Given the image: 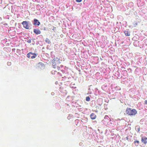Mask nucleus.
Wrapping results in <instances>:
<instances>
[{"mask_svg":"<svg viewBox=\"0 0 147 147\" xmlns=\"http://www.w3.org/2000/svg\"><path fill=\"white\" fill-rule=\"evenodd\" d=\"M137 112L135 109L131 108H127L126 111V113L128 115L131 116H135L137 113Z\"/></svg>","mask_w":147,"mask_h":147,"instance_id":"1","label":"nucleus"},{"mask_svg":"<svg viewBox=\"0 0 147 147\" xmlns=\"http://www.w3.org/2000/svg\"><path fill=\"white\" fill-rule=\"evenodd\" d=\"M27 56L28 58H30L31 59H33L36 57V55L35 53L30 52L27 54Z\"/></svg>","mask_w":147,"mask_h":147,"instance_id":"2","label":"nucleus"},{"mask_svg":"<svg viewBox=\"0 0 147 147\" xmlns=\"http://www.w3.org/2000/svg\"><path fill=\"white\" fill-rule=\"evenodd\" d=\"M22 24L23 25L24 28L27 29H29L30 27L27 21H23L22 23Z\"/></svg>","mask_w":147,"mask_h":147,"instance_id":"3","label":"nucleus"},{"mask_svg":"<svg viewBox=\"0 0 147 147\" xmlns=\"http://www.w3.org/2000/svg\"><path fill=\"white\" fill-rule=\"evenodd\" d=\"M53 65L55 64L54 65H55L56 64H59L60 63L59 59L57 57L54 58L53 60Z\"/></svg>","mask_w":147,"mask_h":147,"instance_id":"4","label":"nucleus"},{"mask_svg":"<svg viewBox=\"0 0 147 147\" xmlns=\"http://www.w3.org/2000/svg\"><path fill=\"white\" fill-rule=\"evenodd\" d=\"M141 141L143 143L146 144L147 143V138L146 137H142Z\"/></svg>","mask_w":147,"mask_h":147,"instance_id":"5","label":"nucleus"},{"mask_svg":"<svg viewBox=\"0 0 147 147\" xmlns=\"http://www.w3.org/2000/svg\"><path fill=\"white\" fill-rule=\"evenodd\" d=\"M34 32L36 34H40L41 33V31L39 29H34Z\"/></svg>","mask_w":147,"mask_h":147,"instance_id":"6","label":"nucleus"},{"mask_svg":"<svg viewBox=\"0 0 147 147\" xmlns=\"http://www.w3.org/2000/svg\"><path fill=\"white\" fill-rule=\"evenodd\" d=\"M34 25H37V26H39L40 24V22L38 21V20L36 19H34Z\"/></svg>","mask_w":147,"mask_h":147,"instance_id":"7","label":"nucleus"},{"mask_svg":"<svg viewBox=\"0 0 147 147\" xmlns=\"http://www.w3.org/2000/svg\"><path fill=\"white\" fill-rule=\"evenodd\" d=\"M90 117L91 119H94L96 117V115L94 113H92L90 115Z\"/></svg>","mask_w":147,"mask_h":147,"instance_id":"8","label":"nucleus"},{"mask_svg":"<svg viewBox=\"0 0 147 147\" xmlns=\"http://www.w3.org/2000/svg\"><path fill=\"white\" fill-rule=\"evenodd\" d=\"M124 33L127 36H129L130 35V32L128 30L125 31H124Z\"/></svg>","mask_w":147,"mask_h":147,"instance_id":"9","label":"nucleus"},{"mask_svg":"<svg viewBox=\"0 0 147 147\" xmlns=\"http://www.w3.org/2000/svg\"><path fill=\"white\" fill-rule=\"evenodd\" d=\"M134 143H135V145L136 146H138L140 143L139 141L138 140H136L134 141Z\"/></svg>","mask_w":147,"mask_h":147,"instance_id":"10","label":"nucleus"},{"mask_svg":"<svg viewBox=\"0 0 147 147\" xmlns=\"http://www.w3.org/2000/svg\"><path fill=\"white\" fill-rule=\"evenodd\" d=\"M45 41L46 42L48 43V44H49L51 42L50 41V40H49V39L48 38H46V40H45Z\"/></svg>","mask_w":147,"mask_h":147,"instance_id":"11","label":"nucleus"},{"mask_svg":"<svg viewBox=\"0 0 147 147\" xmlns=\"http://www.w3.org/2000/svg\"><path fill=\"white\" fill-rule=\"evenodd\" d=\"M90 100V98L89 96L86 97V100L87 101H89Z\"/></svg>","mask_w":147,"mask_h":147,"instance_id":"12","label":"nucleus"},{"mask_svg":"<svg viewBox=\"0 0 147 147\" xmlns=\"http://www.w3.org/2000/svg\"><path fill=\"white\" fill-rule=\"evenodd\" d=\"M27 42L28 43H30L31 42V39H29L27 40Z\"/></svg>","mask_w":147,"mask_h":147,"instance_id":"13","label":"nucleus"},{"mask_svg":"<svg viewBox=\"0 0 147 147\" xmlns=\"http://www.w3.org/2000/svg\"><path fill=\"white\" fill-rule=\"evenodd\" d=\"M82 0H76V1L77 2L80 3L81 2Z\"/></svg>","mask_w":147,"mask_h":147,"instance_id":"14","label":"nucleus"},{"mask_svg":"<svg viewBox=\"0 0 147 147\" xmlns=\"http://www.w3.org/2000/svg\"><path fill=\"white\" fill-rule=\"evenodd\" d=\"M144 104H147V100H146L144 101Z\"/></svg>","mask_w":147,"mask_h":147,"instance_id":"15","label":"nucleus"},{"mask_svg":"<svg viewBox=\"0 0 147 147\" xmlns=\"http://www.w3.org/2000/svg\"><path fill=\"white\" fill-rule=\"evenodd\" d=\"M53 29H52L53 30V31L54 30H55V27L53 26Z\"/></svg>","mask_w":147,"mask_h":147,"instance_id":"16","label":"nucleus"},{"mask_svg":"<svg viewBox=\"0 0 147 147\" xmlns=\"http://www.w3.org/2000/svg\"><path fill=\"white\" fill-rule=\"evenodd\" d=\"M108 117V116L107 115H106L105 117V118H106V117Z\"/></svg>","mask_w":147,"mask_h":147,"instance_id":"17","label":"nucleus"}]
</instances>
